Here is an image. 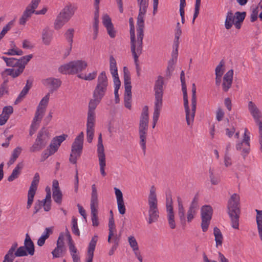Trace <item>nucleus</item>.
Returning a JSON list of instances; mask_svg holds the SVG:
<instances>
[{
	"mask_svg": "<svg viewBox=\"0 0 262 262\" xmlns=\"http://www.w3.org/2000/svg\"><path fill=\"white\" fill-rule=\"evenodd\" d=\"M246 16V12H235L234 17L237 19L236 21L243 23Z\"/></svg>",
	"mask_w": 262,
	"mask_h": 262,
	"instance_id": "obj_61",
	"label": "nucleus"
},
{
	"mask_svg": "<svg viewBox=\"0 0 262 262\" xmlns=\"http://www.w3.org/2000/svg\"><path fill=\"white\" fill-rule=\"evenodd\" d=\"M100 0H95L94 6L95 8V12L94 15V23L93 24L94 31L95 32H98V24H99V4Z\"/></svg>",
	"mask_w": 262,
	"mask_h": 262,
	"instance_id": "obj_36",
	"label": "nucleus"
},
{
	"mask_svg": "<svg viewBox=\"0 0 262 262\" xmlns=\"http://www.w3.org/2000/svg\"><path fill=\"white\" fill-rule=\"evenodd\" d=\"M149 205L148 219L147 220L149 224L156 222L159 217L158 208V200L156 193V188L152 186L150 189V192L148 198Z\"/></svg>",
	"mask_w": 262,
	"mask_h": 262,
	"instance_id": "obj_3",
	"label": "nucleus"
},
{
	"mask_svg": "<svg viewBox=\"0 0 262 262\" xmlns=\"http://www.w3.org/2000/svg\"><path fill=\"white\" fill-rule=\"evenodd\" d=\"M162 106V101L155 100V106H154V112L153 114L152 120L154 122L158 121L159 116L160 109Z\"/></svg>",
	"mask_w": 262,
	"mask_h": 262,
	"instance_id": "obj_39",
	"label": "nucleus"
},
{
	"mask_svg": "<svg viewBox=\"0 0 262 262\" xmlns=\"http://www.w3.org/2000/svg\"><path fill=\"white\" fill-rule=\"evenodd\" d=\"M146 12L139 11V14L137 17V32H138V38H141L143 36V32L144 28V15Z\"/></svg>",
	"mask_w": 262,
	"mask_h": 262,
	"instance_id": "obj_28",
	"label": "nucleus"
},
{
	"mask_svg": "<svg viewBox=\"0 0 262 262\" xmlns=\"http://www.w3.org/2000/svg\"><path fill=\"white\" fill-rule=\"evenodd\" d=\"M124 95L132 96V85L130 72L127 67L123 68Z\"/></svg>",
	"mask_w": 262,
	"mask_h": 262,
	"instance_id": "obj_23",
	"label": "nucleus"
},
{
	"mask_svg": "<svg viewBox=\"0 0 262 262\" xmlns=\"http://www.w3.org/2000/svg\"><path fill=\"white\" fill-rule=\"evenodd\" d=\"M108 230L109 233L107 241L110 243L112 237L114 235V232L115 231V225L113 216L111 217L109 219Z\"/></svg>",
	"mask_w": 262,
	"mask_h": 262,
	"instance_id": "obj_42",
	"label": "nucleus"
},
{
	"mask_svg": "<svg viewBox=\"0 0 262 262\" xmlns=\"http://www.w3.org/2000/svg\"><path fill=\"white\" fill-rule=\"evenodd\" d=\"M68 137L67 135L63 134L62 135L57 136L54 138L49 146L48 150L51 151V154H54L57 151L61 143L66 140Z\"/></svg>",
	"mask_w": 262,
	"mask_h": 262,
	"instance_id": "obj_24",
	"label": "nucleus"
},
{
	"mask_svg": "<svg viewBox=\"0 0 262 262\" xmlns=\"http://www.w3.org/2000/svg\"><path fill=\"white\" fill-rule=\"evenodd\" d=\"M163 78L161 76H159L156 80L154 85V91L155 96V100L162 101L163 95Z\"/></svg>",
	"mask_w": 262,
	"mask_h": 262,
	"instance_id": "obj_19",
	"label": "nucleus"
},
{
	"mask_svg": "<svg viewBox=\"0 0 262 262\" xmlns=\"http://www.w3.org/2000/svg\"><path fill=\"white\" fill-rule=\"evenodd\" d=\"M213 209L210 205H204L201 209V228L203 232H206L210 223Z\"/></svg>",
	"mask_w": 262,
	"mask_h": 262,
	"instance_id": "obj_8",
	"label": "nucleus"
},
{
	"mask_svg": "<svg viewBox=\"0 0 262 262\" xmlns=\"http://www.w3.org/2000/svg\"><path fill=\"white\" fill-rule=\"evenodd\" d=\"M45 111L41 110L38 108H37V110L35 112V116L33 118L32 122L37 123V121H40L42 118Z\"/></svg>",
	"mask_w": 262,
	"mask_h": 262,
	"instance_id": "obj_47",
	"label": "nucleus"
},
{
	"mask_svg": "<svg viewBox=\"0 0 262 262\" xmlns=\"http://www.w3.org/2000/svg\"><path fill=\"white\" fill-rule=\"evenodd\" d=\"M110 70L114 78V83L116 80L121 82L118 77L116 61L113 56H111L110 57Z\"/></svg>",
	"mask_w": 262,
	"mask_h": 262,
	"instance_id": "obj_29",
	"label": "nucleus"
},
{
	"mask_svg": "<svg viewBox=\"0 0 262 262\" xmlns=\"http://www.w3.org/2000/svg\"><path fill=\"white\" fill-rule=\"evenodd\" d=\"M177 201L178 203V214L181 222V224L185 226L186 225V217L185 215V209L183 207V203L180 196L177 197Z\"/></svg>",
	"mask_w": 262,
	"mask_h": 262,
	"instance_id": "obj_31",
	"label": "nucleus"
},
{
	"mask_svg": "<svg viewBox=\"0 0 262 262\" xmlns=\"http://www.w3.org/2000/svg\"><path fill=\"white\" fill-rule=\"evenodd\" d=\"M118 211L121 214H124L125 213L126 208L124 205V200L117 201Z\"/></svg>",
	"mask_w": 262,
	"mask_h": 262,
	"instance_id": "obj_59",
	"label": "nucleus"
},
{
	"mask_svg": "<svg viewBox=\"0 0 262 262\" xmlns=\"http://www.w3.org/2000/svg\"><path fill=\"white\" fill-rule=\"evenodd\" d=\"M196 105V88L195 84H192V97H191V105H192L193 111L194 110Z\"/></svg>",
	"mask_w": 262,
	"mask_h": 262,
	"instance_id": "obj_53",
	"label": "nucleus"
},
{
	"mask_svg": "<svg viewBox=\"0 0 262 262\" xmlns=\"http://www.w3.org/2000/svg\"><path fill=\"white\" fill-rule=\"evenodd\" d=\"M74 12L70 7H66L58 14L55 23L54 28L56 30L60 29L67 22H68Z\"/></svg>",
	"mask_w": 262,
	"mask_h": 262,
	"instance_id": "obj_9",
	"label": "nucleus"
},
{
	"mask_svg": "<svg viewBox=\"0 0 262 262\" xmlns=\"http://www.w3.org/2000/svg\"><path fill=\"white\" fill-rule=\"evenodd\" d=\"M201 5V0H196L194 8V13L193 14L192 23H194L195 18L198 17L199 14V10Z\"/></svg>",
	"mask_w": 262,
	"mask_h": 262,
	"instance_id": "obj_58",
	"label": "nucleus"
},
{
	"mask_svg": "<svg viewBox=\"0 0 262 262\" xmlns=\"http://www.w3.org/2000/svg\"><path fill=\"white\" fill-rule=\"evenodd\" d=\"M17 246L18 244L17 242L13 243L11 247L5 255L3 262H13L16 257H22V255L16 254L18 251V248L17 249Z\"/></svg>",
	"mask_w": 262,
	"mask_h": 262,
	"instance_id": "obj_20",
	"label": "nucleus"
},
{
	"mask_svg": "<svg viewBox=\"0 0 262 262\" xmlns=\"http://www.w3.org/2000/svg\"><path fill=\"white\" fill-rule=\"evenodd\" d=\"M74 32L73 29H69L64 34L66 38L69 42L70 46H72Z\"/></svg>",
	"mask_w": 262,
	"mask_h": 262,
	"instance_id": "obj_49",
	"label": "nucleus"
},
{
	"mask_svg": "<svg viewBox=\"0 0 262 262\" xmlns=\"http://www.w3.org/2000/svg\"><path fill=\"white\" fill-rule=\"evenodd\" d=\"M97 76V71H94L91 73H85L84 75L83 76V80L87 81H92L94 80Z\"/></svg>",
	"mask_w": 262,
	"mask_h": 262,
	"instance_id": "obj_52",
	"label": "nucleus"
},
{
	"mask_svg": "<svg viewBox=\"0 0 262 262\" xmlns=\"http://www.w3.org/2000/svg\"><path fill=\"white\" fill-rule=\"evenodd\" d=\"M148 125L143 123L139 124V133L140 137V144L143 150L144 154L146 152V141L147 134Z\"/></svg>",
	"mask_w": 262,
	"mask_h": 262,
	"instance_id": "obj_21",
	"label": "nucleus"
},
{
	"mask_svg": "<svg viewBox=\"0 0 262 262\" xmlns=\"http://www.w3.org/2000/svg\"><path fill=\"white\" fill-rule=\"evenodd\" d=\"M32 86V81L29 79H28L26 81V84L25 87L23 88L22 91L20 92L18 96L15 100L14 102L15 104H17L20 103L23 99L25 97L26 95L28 94L29 90L31 88Z\"/></svg>",
	"mask_w": 262,
	"mask_h": 262,
	"instance_id": "obj_30",
	"label": "nucleus"
},
{
	"mask_svg": "<svg viewBox=\"0 0 262 262\" xmlns=\"http://www.w3.org/2000/svg\"><path fill=\"white\" fill-rule=\"evenodd\" d=\"M58 71L64 74H75L82 71V60H74L61 66Z\"/></svg>",
	"mask_w": 262,
	"mask_h": 262,
	"instance_id": "obj_7",
	"label": "nucleus"
},
{
	"mask_svg": "<svg viewBox=\"0 0 262 262\" xmlns=\"http://www.w3.org/2000/svg\"><path fill=\"white\" fill-rule=\"evenodd\" d=\"M184 106L186 112V120L188 125H191L193 121L196 111V105L194 111H193L192 105H191V111H190L188 105V96H183Z\"/></svg>",
	"mask_w": 262,
	"mask_h": 262,
	"instance_id": "obj_18",
	"label": "nucleus"
},
{
	"mask_svg": "<svg viewBox=\"0 0 262 262\" xmlns=\"http://www.w3.org/2000/svg\"><path fill=\"white\" fill-rule=\"evenodd\" d=\"M52 190L53 198L54 201L58 204H61L62 201V193L59 187L58 181L56 180H54L53 181Z\"/></svg>",
	"mask_w": 262,
	"mask_h": 262,
	"instance_id": "obj_27",
	"label": "nucleus"
},
{
	"mask_svg": "<svg viewBox=\"0 0 262 262\" xmlns=\"http://www.w3.org/2000/svg\"><path fill=\"white\" fill-rule=\"evenodd\" d=\"M92 193L91 198V214L92 225L97 227L99 225L98 217V199L97 190L95 184L92 186Z\"/></svg>",
	"mask_w": 262,
	"mask_h": 262,
	"instance_id": "obj_5",
	"label": "nucleus"
},
{
	"mask_svg": "<svg viewBox=\"0 0 262 262\" xmlns=\"http://www.w3.org/2000/svg\"><path fill=\"white\" fill-rule=\"evenodd\" d=\"M39 182V175L38 173H36L33 177V179L31 182V186H30L28 192V201L27 204V208L29 209L34 200V195L37 188V186Z\"/></svg>",
	"mask_w": 262,
	"mask_h": 262,
	"instance_id": "obj_14",
	"label": "nucleus"
},
{
	"mask_svg": "<svg viewBox=\"0 0 262 262\" xmlns=\"http://www.w3.org/2000/svg\"><path fill=\"white\" fill-rule=\"evenodd\" d=\"M227 213L230 217L231 226L238 229L239 219L241 214L240 197L237 193H233L227 203Z\"/></svg>",
	"mask_w": 262,
	"mask_h": 262,
	"instance_id": "obj_1",
	"label": "nucleus"
},
{
	"mask_svg": "<svg viewBox=\"0 0 262 262\" xmlns=\"http://www.w3.org/2000/svg\"><path fill=\"white\" fill-rule=\"evenodd\" d=\"M24 166L23 162L18 163L15 168L13 170L12 173L8 178V181L9 182H12L15 179L18 178L19 174L21 173V170Z\"/></svg>",
	"mask_w": 262,
	"mask_h": 262,
	"instance_id": "obj_33",
	"label": "nucleus"
},
{
	"mask_svg": "<svg viewBox=\"0 0 262 262\" xmlns=\"http://www.w3.org/2000/svg\"><path fill=\"white\" fill-rule=\"evenodd\" d=\"M199 195L196 194L190 204L187 212V220L188 222H191L194 219L199 209Z\"/></svg>",
	"mask_w": 262,
	"mask_h": 262,
	"instance_id": "obj_16",
	"label": "nucleus"
},
{
	"mask_svg": "<svg viewBox=\"0 0 262 262\" xmlns=\"http://www.w3.org/2000/svg\"><path fill=\"white\" fill-rule=\"evenodd\" d=\"M121 85V82H119L117 80L114 83V95H115V101L116 103H119V98L118 94V91Z\"/></svg>",
	"mask_w": 262,
	"mask_h": 262,
	"instance_id": "obj_54",
	"label": "nucleus"
},
{
	"mask_svg": "<svg viewBox=\"0 0 262 262\" xmlns=\"http://www.w3.org/2000/svg\"><path fill=\"white\" fill-rule=\"evenodd\" d=\"M33 56L32 54L24 56L21 57L19 59H17L14 58H9L8 62H7V66L12 67H18L19 68L20 67L24 66L31 60Z\"/></svg>",
	"mask_w": 262,
	"mask_h": 262,
	"instance_id": "obj_17",
	"label": "nucleus"
},
{
	"mask_svg": "<svg viewBox=\"0 0 262 262\" xmlns=\"http://www.w3.org/2000/svg\"><path fill=\"white\" fill-rule=\"evenodd\" d=\"M131 53L134 58L135 64L136 66L137 75L138 77H139L140 76L141 69L139 65V57L140 56V55L142 54V50L132 51Z\"/></svg>",
	"mask_w": 262,
	"mask_h": 262,
	"instance_id": "obj_34",
	"label": "nucleus"
},
{
	"mask_svg": "<svg viewBox=\"0 0 262 262\" xmlns=\"http://www.w3.org/2000/svg\"><path fill=\"white\" fill-rule=\"evenodd\" d=\"M48 133L45 128H42L38 133L35 141L30 148V151L34 152L44 148L49 141Z\"/></svg>",
	"mask_w": 262,
	"mask_h": 262,
	"instance_id": "obj_6",
	"label": "nucleus"
},
{
	"mask_svg": "<svg viewBox=\"0 0 262 262\" xmlns=\"http://www.w3.org/2000/svg\"><path fill=\"white\" fill-rule=\"evenodd\" d=\"M101 100L97 97H93L89 103L86 123V140L89 143L92 142L94 137L95 109Z\"/></svg>",
	"mask_w": 262,
	"mask_h": 262,
	"instance_id": "obj_2",
	"label": "nucleus"
},
{
	"mask_svg": "<svg viewBox=\"0 0 262 262\" xmlns=\"http://www.w3.org/2000/svg\"><path fill=\"white\" fill-rule=\"evenodd\" d=\"M213 234L215 236L216 246L222 245L223 237L220 230L217 227H215L214 228Z\"/></svg>",
	"mask_w": 262,
	"mask_h": 262,
	"instance_id": "obj_43",
	"label": "nucleus"
},
{
	"mask_svg": "<svg viewBox=\"0 0 262 262\" xmlns=\"http://www.w3.org/2000/svg\"><path fill=\"white\" fill-rule=\"evenodd\" d=\"M149 0H137L138 4L139 6V10L146 12L147 8L148 6Z\"/></svg>",
	"mask_w": 262,
	"mask_h": 262,
	"instance_id": "obj_50",
	"label": "nucleus"
},
{
	"mask_svg": "<svg viewBox=\"0 0 262 262\" xmlns=\"http://www.w3.org/2000/svg\"><path fill=\"white\" fill-rule=\"evenodd\" d=\"M130 51H136L138 50H143V39L144 37V32L143 36L141 38H138V32H137V39H136L135 33V27H130Z\"/></svg>",
	"mask_w": 262,
	"mask_h": 262,
	"instance_id": "obj_15",
	"label": "nucleus"
},
{
	"mask_svg": "<svg viewBox=\"0 0 262 262\" xmlns=\"http://www.w3.org/2000/svg\"><path fill=\"white\" fill-rule=\"evenodd\" d=\"M34 12L35 11L27 7L19 19V24L24 25L26 23V21L31 17L32 14L35 13Z\"/></svg>",
	"mask_w": 262,
	"mask_h": 262,
	"instance_id": "obj_37",
	"label": "nucleus"
},
{
	"mask_svg": "<svg viewBox=\"0 0 262 262\" xmlns=\"http://www.w3.org/2000/svg\"><path fill=\"white\" fill-rule=\"evenodd\" d=\"M97 154L100 165V170L101 175L105 177L106 175L105 172V167L106 166L105 155L104 154V148L102 143V135L100 134L98 137L97 144Z\"/></svg>",
	"mask_w": 262,
	"mask_h": 262,
	"instance_id": "obj_11",
	"label": "nucleus"
},
{
	"mask_svg": "<svg viewBox=\"0 0 262 262\" xmlns=\"http://www.w3.org/2000/svg\"><path fill=\"white\" fill-rule=\"evenodd\" d=\"M167 221L170 228L171 229H174L176 227L174 214L167 215Z\"/></svg>",
	"mask_w": 262,
	"mask_h": 262,
	"instance_id": "obj_55",
	"label": "nucleus"
},
{
	"mask_svg": "<svg viewBox=\"0 0 262 262\" xmlns=\"http://www.w3.org/2000/svg\"><path fill=\"white\" fill-rule=\"evenodd\" d=\"M209 174L211 184L212 185H217L220 181L219 177L218 176L214 175L213 169L211 168L209 170Z\"/></svg>",
	"mask_w": 262,
	"mask_h": 262,
	"instance_id": "obj_46",
	"label": "nucleus"
},
{
	"mask_svg": "<svg viewBox=\"0 0 262 262\" xmlns=\"http://www.w3.org/2000/svg\"><path fill=\"white\" fill-rule=\"evenodd\" d=\"M102 23L106 28L113 25L111 17L107 14H104L103 16Z\"/></svg>",
	"mask_w": 262,
	"mask_h": 262,
	"instance_id": "obj_56",
	"label": "nucleus"
},
{
	"mask_svg": "<svg viewBox=\"0 0 262 262\" xmlns=\"http://www.w3.org/2000/svg\"><path fill=\"white\" fill-rule=\"evenodd\" d=\"M34 244L29 234L27 233L24 241V246L18 247V251L16 254L22 255V257H23L26 256L28 254L32 256L34 254Z\"/></svg>",
	"mask_w": 262,
	"mask_h": 262,
	"instance_id": "obj_12",
	"label": "nucleus"
},
{
	"mask_svg": "<svg viewBox=\"0 0 262 262\" xmlns=\"http://www.w3.org/2000/svg\"><path fill=\"white\" fill-rule=\"evenodd\" d=\"M225 64V62L223 60H222L219 64L215 68V75H223L224 73V70L222 69L223 67Z\"/></svg>",
	"mask_w": 262,
	"mask_h": 262,
	"instance_id": "obj_60",
	"label": "nucleus"
},
{
	"mask_svg": "<svg viewBox=\"0 0 262 262\" xmlns=\"http://www.w3.org/2000/svg\"><path fill=\"white\" fill-rule=\"evenodd\" d=\"M233 70H229L223 77V82L222 83L223 90L227 92L230 89L233 80Z\"/></svg>",
	"mask_w": 262,
	"mask_h": 262,
	"instance_id": "obj_26",
	"label": "nucleus"
},
{
	"mask_svg": "<svg viewBox=\"0 0 262 262\" xmlns=\"http://www.w3.org/2000/svg\"><path fill=\"white\" fill-rule=\"evenodd\" d=\"M178 53L177 51L172 52L171 53V58L169 60L168 62L167 67L174 69V64L177 62L178 58Z\"/></svg>",
	"mask_w": 262,
	"mask_h": 262,
	"instance_id": "obj_45",
	"label": "nucleus"
},
{
	"mask_svg": "<svg viewBox=\"0 0 262 262\" xmlns=\"http://www.w3.org/2000/svg\"><path fill=\"white\" fill-rule=\"evenodd\" d=\"M25 66H23L16 70L13 69H7L2 73V76L5 78V75L11 76L13 78L18 77L24 70Z\"/></svg>",
	"mask_w": 262,
	"mask_h": 262,
	"instance_id": "obj_32",
	"label": "nucleus"
},
{
	"mask_svg": "<svg viewBox=\"0 0 262 262\" xmlns=\"http://www.w3.org/2000/svg\"><path fill=\"white\" fill-rule=\"evenodd\" d=\"M131 101L132 96H124V106L125 107L128 108L129 110H130L132 107Z\"/></svg>",
	"mask_w": 262,
	"mask_h": 262,
	"instance_id": "obj_64",
	"label": "nucleus"
},
{
	"mask_svg": "<svg viewBox=\"0 0 262 262\" xmlns=\"http://www.w3.org/2000/svg\"><path fill=\"white\" fill-rule=\"evenodd\" d=\"M65 249L57 247L52 252L54 257H59L61 256L62 252Z\"/></svg>",
	"mask_w": 262,
	"mask_h": 262,
	"instance_id": "obj_63",
	"label": "nucleus"
},
{
	"mask_svg": "<svg viewBox=\"0 0 262 262\" xmlns=\"http://www.w3.org/2000/svg\"><path fill=\"white\" fill-rule=\"evenodd\" d=\"M5 54L8 55H22L23 54V51L21 50H15V49H11L8 50L7 52H5Z\"/></svg>",
	"mask_w": 262,
	"mask_h": 262,
	"instance_id": "obj_62",
	"label": "nucleus"
},
{
	"mask_svg": "<svg viewBox=\"0 0 262 262\" xmlns=\"http://www.w3.org/2000/svg\"><path fill=\"white\" fill-rule=\"evenodd\" d=\"M52 38V32L48 28L43 30L42 33V39L43 42L46 45H49Z\"/></svg>",
	"mask_w": 262,
	"mask_h": 262,
	"instance_id": "obj_38",
	"label": "nucleus"
},
{
	"mask_svg": "<svg viewBox=\"0 0 262 262\" xmlns=\"http://www.w3.org/2000/svg\"><path fill=\"white\" fill-rule=\"evenodd\" d=\"M108 85V79L105 71H102L98 75L96 85L93 92V97L102 99L105 95Z\"/></svg>",
	"mask_w": 262,
	"mask_h": 262,
	"instance_id": "obj_4",
	"label": "nucleus"
},
{
	"mask_svg": "<svg viewBox=\"0 0 262 262\" xmlns=\"http://www.w3.org/2000/svg\"><path fill=\"white\" fill-rule=\"evenodd\" d=\"M13 25V21H10L3 28L2 31L0 33V40L4 37L8 31L10 30Z\"/></svg>",
	"mask_w": 262,
	"mask_h": 262,
	"instance_id": "obj_51",
	"label": "nucleus"
},
{
	"mask_svg": "<svg viewBox=\"0 0 262 262\" xmlns=\"http://www.w3.org/2000/svg\"><path fill=\"white\" fill-rule=\"evenodd\" d=\"M21 148L18 146L13 150L11 157L8 162V165H11L15 162V161L20 155L21 152Z\"/></svg>",
	"mask_w": 262,
	"mask_h": 262,
	"instance_id": "obj_41",
	"label": "nucleus"
},
{
	"mask_svg": "<svg viewBox=\"0 0 262 262\" xmlns=\"http://www.w3.org/2000/svg\"><path fill=\"white\" fill-rule=\"evenodd\" d=\"M234 15L231 11L228 12L225 22V28L230 29L234 22Z\"/></svg>",
	"mask_w": 262,
	"mask_h": 262,
	"instance_id": "obj_40",
	"label": "nucleus"
},
{
	"mask_svg": "<svg viewBox=\"0 0 262 262\" xmlns=\"http://www.w3.org/2000/svg\"><path fill=\"white\" fill-rule=\"evenodd\" d=\"M49 96L50 94L48 93L40 101L37 108L43 110L45 112L46 108L48 105L49 100Z\"/></svg>",
	"mask_w": 262,
	"mask_h": 262,
	"instance_id": "obj_44",
	"label": "nucleus"
},
{
	"mask_svg": "<svg viewBox=\"0 0 262 262\" xmlns=\"http://www.w3.org/2000/svg\"><path fill=\"white\" fill-rule=\"evenodd\" d=\"M248 110L251 115L253 117L254 121H255L259 128V138H262V121L260 120L262 115L260 111L254 103L250 101L248 102Z\"/></svg>",
	"mask_w": 262,
	"mask_h": 262,
	"instance_id": "obj_13",
	"label": "nucleus"
},
{
	"mask_svg": "<svg viewBox=\"0 0 262 262\" xmlns=\"http://www.w3.org/2000/svg\"><path fill=\"white\" fill-rule=\"evenodd\" d=\"M82 151V132L75 139L72 146L71 153L69 161L73 164H76L77 158L80 157Z\"/></svg>",
	"mask_w": 262,
	"mask_h": 262,
	"instance_id": "obj_10",
	"label": "nucleus"
},
{
	"mask_svg": "<svg viewBox=\"0 0 262 262\" xmlns=\"http://www.w3.org/2000/svg\"><path fill=\"white\" fill-rule=\"evenodd\" d=\"M256 212V222L257 226L258 233L262 241V210L255 209Z\"/></svg>",
	"mask_w": 262,
	"mask_h": 262,
	"instance_id": "obj_35",
	"label": "nucleus"
},
{
	"mask_svg": "<svg viewBox=\"0 0 262 262\" xmlns=\"http://www.w3.org/2000/svg\"><path fill=\"white\" fill-rule=\"evenodd\" d=\"M42 83L46 86L50 88L51 93L57 91L61 86L62 81L60 79L53 77H50L42 80Z\"/></svg>",
	"mask_w": 262,
	"mask_h": 262,
	"instance_id": "obj_22",
	"label": "nucleus"
},
{
	"mask_svg": "<svg viewBox=\"0 0 262 262\" xmlns=\"http://www.w3.org/2000/svg\"><path fill=\"white\" fill-rule=\"evenodd\" d=\"M72 231L73 234L76 235H80V232L78 228L77 220L73 216L72 220Z\"/></svg>",
	"mask_w": 262,
	"mask_h": 262,
	"instance_id": "obj_48",
	"label": "nucleus"
},
{
	"mask_svg": "<svg viewBox=\"0 0 262 262\" xmlns=\"http://www.w3.org/2000/svg\"><path fill=\"white\" fill-rule=\"evenodd\" d=\"M98 240L97 235H94L89 243L86 253L85 262H92L94 256V252Z\"/></svg>",
	"mask_w": 262,
	"mask_h": 262,
	"instance_id": "obj_25",
	"label": "nucleus"
},
{
	"mask_svg": "<svg viewBox=\"0 0 262 262\" xmlns=\"http://www.w3.org/2000/svg\"><path fill=\"white\" fill-rule=\"evenodd\" d=\"M13 112V108L11 106H5L2 111V114L5 116H7L9 119L10 115Z\"/></svg>",
	"mask_w": 262,
	"mask_h": 262,
	"instance_id": "obj_57",
	"label": "nucleus"
}]
</instances>
